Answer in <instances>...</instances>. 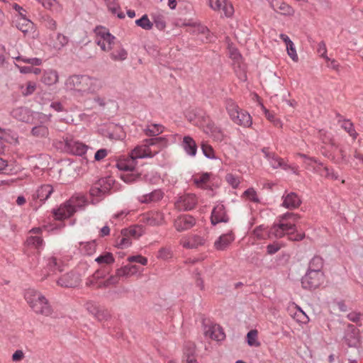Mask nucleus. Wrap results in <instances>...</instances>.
Wrapping results in <instances>:
<instances>
[{"label":"nucleus","instance_id":"nucleus-64","mask_svg":"<svg viewBox=\"0 0 363 363\" xmlns=\"http://www.w3.org/2000/svg\"><path fill=\"white\" fill-rule=\"evenodd\" d=\"M209 174L208 173L203 174L199 178L194 179V183L199 186L202 184H206L209 180Z\"/></svg>","mask_w":363,"mask_h":363},{"label":"nucleus","instance_id":"nucleus-20","mask_svg":"<svg viewBox=\"0 0 363 363\" xmlns=\"http://www.w3.org/2000/svg\"><path fill=\"white\" fill-rule=\"evenodd\" d=\"M235 240V235L232 231L223 234L214 242V247L217 250H225Z\"/></svg>","mask_w":363,"mask_h":363},{"label":"nucleus","instance_id":"nucleus-10","mask_svg":"<svg viewBox=\"0 0 363 363\" xmlns=\"http://www.w3.org/2000/svg\"><path fill=\"white\" fill-rule=\"evenodd\" d=\"M197 203L196 196L192 194H187L181 196L175 203L176 207L180 211H190Z\"/></svg>","mask_w":363,"mask_h":363},{"label":"nucleus","instance_id":"nucleus-46","mask_svg":"<svg viewBox=\"0 0 363 363\" xmlns=\"http://www.w3.org/2000/svg\"><path fill=\"white\" fill-rule=\"evenodd\" d=\"M121 277H122L121 276H118L117 271H116L115 275L111 276L105 281H104L103 283H101L99 284V287H101L102 286H104V287H108V286H110L111 285H115V284H116L118 282L119 279Z\"/></svg>","mask_w":363,"mask_h":363},{"label":"nucleus","instance_id":"nucleus-45","mask_svg":"<svg viewBox=\"0 0 363 363\" xmlns=\"http://www.w3.org/2000/svg\"><path fill=\"white\" fill-rule=\"evenodd\" d=\"M13 59H16L18 61H23L33 65H40L42 63V60L37 57L26 58L21 56H13Z\"/></svg>","mask_w":363,"mask_h":363},{"label":"nucleus","instance_id":"nucleus-18","mask_svg":"<svg viewBox=\"0 0 363 363\" xmlns=\"http://www.w3.org/2000/svg\"><path fill=\"white\" fill-rule=\"evenodd\" d=\"M54 191V189L50 184H43L38 188L35 193L33 195V200H39L40 203H44L49 199Z\"/></svg>","mask_w":363,"mask_h":363},{"label":"nucleus","instance_id":"nucleus-3","mask_svg":"<svg viewBox=\"0 0 363 363\" xmlns=\"http://www.w3.org/2000/svg\"><path fill=\"white\" fill-rule=\"evenodd\" d=\"M24 297L35 313L44 316H50L52 313L53 310L48 299L40 292L28 289L26 291Z\"/></svg>","mask_w":363,"mask_h":363},{"label":"nucleus","instance_id":"nucleus-16","mask_svg":"<svg viewBox=\"0 0 363 363\" xmlns=\"http://www.w3.org/2000/svg\"><path fill=\"white\" fill-rule=\"evenodd\" d=\"M231 120L234 123L244 128H250L252 124L251 116L246 111L241 108L238 111V113L233 116Z\"/></svg>","mask_w":363,"mask_h":363},{"label":"nucleus","instance_id":"nucleus-63","mask_svg":"<svg viewBox=\"0 0 363 363\" xmlns=\"http://www.w3.org/2000/svg\"><path fill=\"white\" fill-rule=\"evenodd\" d=\"M281 248L278 243L269 244L267 246V251L269 255H273L277 252Z\"/></svg>","mask_w":363,"mask_h":363},{"label":"nucleus","instance_id":"nucleus-17","mask_svg":"<svg viewBox=\"0 0 363 363\" xmlns=\"http://www.w3.org/2000/svg\"><path fill=\"white\" fill-rule=\"evenodd\" d=\"M68 42V37L60 33L56 35H50L49 37V45L56 50L62 49Z\"/></svg>","mask_w":363,"mask_h":363},{"label":"nucleus","instance_id":"nucleus-62","mask_svg":"<svg viewBox=\"0 0 363 363\" xmlns=\"http://www.w3.org/2000/svg\"><path fill=\"white\" fill-rule=\"evenodd\" d=\"M36 89V85L34 82H28L26 84V88L24 91H23V94L25 96H28L32 94Z\"/></svg>","mask_w":363,"mask_h":363},{"label":"nucleus","instance_id":"nucleus-60","mask_svg":"<svg viewBox=\"0 0 363 363\" xmlns=\"http://www.w3.org/2000/svg\"><path fill=\"white\" fill-rule=\"evenodd\" d=\"M225 179L228 183L230 184L233 188H237L240 184V181L238 177L232 174H228L225 176Z\"/></svg>","mask_w":363,"mask_h":363},{"label":"nucleus","instance_id":"nucleus-19","mask_svg":"<svg viewBox=\"0 0 363 363\" xmlns=\"http://www.w3.org/2000/svg\"><path fill=\"white\" fill-rule=\"evenodd\" d=\"M301 204V200L294 192H291L286 196H283L282 206L286 208L295 209L298 208Z\"/></svg>","mask_w":363,"mask_h":363},{"label":"nucleus","instance_id":"nucleus-50","mask_svg":"<svg viewBox=\"0 0 363 363\" xmlns=\"http://www.w3.org/2000/svg\"><path fill=\"white\" fill-rule=\"evenodd\" d=\"M201 149H202L203 155L207 158L213 159L215 157L214 150L211 145L206 144V143H202Z\"/></svg>","mask_w":363,"mask_h":363},{"label":"nucleus","instance_id":"nucleus-31","mask_svg":"<svg viewBox=\"0 0 363 363\" xmlns=\"http://www.w3.org/2000/svg\"><path fill=\"white\" fill-rule=\"evenodd\" d=\"M164 223V214L161 212L152 213L147 218V223L150 225H161Z\"/></svg>","mask_w":363,"mask_h":363},{"label":"nucleus","instance_id":"nucleus-28","mask_svg":"<svg viewBox=\"0 0 363 363\" xmlns=\"http://www.w3.org/2000/svg\"><path fill=\"white\" fill-rule=\"evenodd\" d=\"M31 135L36 138H46L49 135L48 127L43 122L40 124L35 125L31 129Z\"/></svg>","mask_w":363,"mask_h":363},{"label":"nucleus","instance_id":"nucleus-4","mask_svg":"<svg viewBox=\"0 0 363 363\" xmlns=\"http://www.w3.org/2000/svg\"><path fill=\"white\" fill-rule=\"evenodd\" d=\"M55 145L57 148L72 155L82 156L86 152L88 146L85 144L74 140L71 135L62 137L61 140L56 141Z\"/></svg>","mask_w":363,"mask_h":363},{"label":"nucleus","instance_id":"nucleus-12","mask_svg":"<svg viewBox=\"0 0 363 363\" xmlns=\"http://www.w3.org/2000/svg\"><path fill=\"white\" fill-rule=\"evenodd\" d=\"M210 7L216 11H223L225 17H230L234 13L233 5L228 0H209Z\"/></svg>","mask_w":363,"mask_h":363},{"label":"nucleus","instance_id":"nucleus-7","mask_svg":"<svg viewBox=\"0 0 363 363\" xmlns=\"http://www.w3.org/2000/svg\"><path fill=\"white\" fill-rule=\"evenodd\" d=\"M324 281L323 272H315L308 270L301 279V284L304 289H315L320 286Z\"/></svg>","mask_w":363,"mask_h":363},{"label":"nucleus","instance_id":"nucleus-21","mask_svg":"<svg viewBox=\"0 0 363 363\" xmlns=\"http://www.w3.org/2000/svg\"><path fill=\"white\" fill-rule=\"evenodd\" d=\"M157 152L158 151H155L152 153L150 148H147L144 145H138L131 151L130 156V157L134 158V161H136V160L139 158L152 157L157 153Z\"/></svg>","mask_w":363,"mask_h":363},{"label":"nucleus","instance_id":"nucleus-33","mask_svg":"<svg viewBox=\"0 0 363 363\" xmlns=\"http://www.w3.org/2000/svg\"><path fill=\"white\" fill-rule=\"evenodd\" d=\"M33 23L23 16L16 23V27L18 30L24 33H27L32 28Z\"/></svg>","mask_w":363,"mask_h":363},{"label":"nucleus","instance_id":"nucleus-54","mask_svg":"<svg viewBox=\"0 0 363 363\" xmlns=\"http://www.w3.org/2000/svg\"><path fill=\"white\" fill-rule=\"evenodd\" d=\"M295 318L297 322L301 323H307L309 321L308 317L306 315V313L299 308L298 311L295 313Z\"/></svg>","mask_w":363,"mask_h":363},{"label":"nucleus","instance_id":"nucleus-36","mask_svg":"<svg viewBox=\"0 0 363 363\" xmlns=\"http://www.w3.org/2000/svg\"><path fill=\"white\" fill-rule=\"evenodd\" d=\"M40 21L45 27L52 31L57 29V22L48 15H43L40 18Z\"/></svg>","mask_w":363,"mask_h":363},{"label":"nucleus","instance_id":"nucleus-9","mask_svg":"<svg viewBox=\"0 0 363 363\" xmlns=\"http://www.w3.org/2000/svg\"><path fill=\"white\" fill-rule=\"evenodd\" d=\"M203 132L217 142H222L225 137L223 129L209 118L203 125Z\"/></svg>","mask_w":363,"mask_h":363},{"label":"nucleus","instance_id":"nucleus-32","mask_svg":"<svg viewBox=\"0 0 363 363\" xmlns=\"http://www.w3.org/2000/svg\"><path fill=\"white\" fill-rule=\"evenodd\" d=\"M225 109L231 119L235 113L240 109L238 105L232 99H226L225 100Z\"/></svg>","mask_w":363,"mask_h":363},{"label":"nucleus","instance_id":"nucleus-13","mask_svg":"<svg viewBox=\"0 0 363 363\" xmlns=\"http://www.w3.org/2000/svg\"><path fill=\"white\" fill-rule=\"evenodd\" d=\"M80 280L79 275L77 273L71 272L60 277L57 284L62 287L73 288L78 286Z\"/></svg>","mask_w":363,"mask_h":363},{"label":"nucleus","instance_id":"nucleus-6","mask_svg":"<svg viewBox=\"0 0 363 363\" xmlns=\"http://www.w3.org/2000/svg\"><path fill=\"white\" fill-rule=\"evenodd\" d=\"M114 181L111 177L101 178L94 182L89 189L91 197H103L112 189Z\"/></svg>","mask_w":363,"mask_h":363},{"label":"nucleus","instance_id":"nucleus-55","mask_svg":"<svg viewBox=\"0 0 363 363\" xmlns=\"http://www.w3.org/2000/svg\"><path fill=\"white\" fill-rule=\"evenodd\" d=\"M286 50L288 55L290 56V57L295 62L298 60V55L294 45L293 42H290L288 45H286Z\"/></svg>","mask_w":363,"mask_h":363},{"label":"nucleus","instance_id":"nucleus-37","mask_svg":"<svg viewBox=\"0 0 363 363\" xmlns=\"http://www.w3.org/2000/svg\"><path fill=\"white\" fill-rule=\"evenodd\" d=\"M135 24L147 30H151L153 26V23L149 20L147 16L143 15L140 18L135 21Z\"/></svg>","mask_w":363,"mask_h":363},{"label":"nucleus","instance_id":"nucleus-5","mask_svg":"<svg viewBox=\"0 0 363 363\" xmlns=\"http://www.w3.org/2000/svg\"><path fill=\"white\" fill-rule=\"evenodd\" d=\"M94 32L96 33V43L104 51L108 52L113 48L115 37L111 35L108 30L102 26H97Z\"/></svg>","mask_w":363,"mask_h":363},{"label":"nucleus","instance_id":"nucleus-41","mask_svg":"<svg viewBox=\"0 0 363 363\" xmlns=\"http://www.w3.org/2000/svg\"><path fill=\"white\" fill-rule=\"evenodd\" d=\"M257 334L258 333L257 330H251L247 333V340L250 346L259 347L260 345V342L257 341Z\"/></svg>","mask_w":363,"mask_h":363},{"label":"nucleus","instance_id":"nucleus-43","mask_svg":"<svg viewBox=\"0 0 363 363\" xmlns=\"http://www.w3.org/2000/svg\"><path fill=\"white\" fill-rule=\"evenodd\" d=\"M152 128L145 129V135L147 136H155L162 133L163 126L159 124H153Z\"/></svg>","mask_w":363,"mask_h":363},{"label":"nucleus","instance_id":"nucleus-27","mask_svg":"<svg viewBox=\"0 0 363 363\" xmlns=\"http://www.w3.org/2000/svg\"><path fill=\"white\" fill-rule=\"evenodd\" d=\"M206 334L211 339L217 341L223 340L225 337L223 329L219 325H214L209 328V330L206 332Z\"/></svg>","mask_w":363,"mask_h":363},{"label":"nucleus","instance_id":"nucleus-58","mask_svg":"<svg viewBox=\"0 0 363 363\" xmlns=\"http://www.w3.org/2000/svg\"><path fill=\"white\" fill-rule=\"evenodd\" d=\"M165 140L164 138L159 137V138H153L150 139H146L145 142L144 146L149 148L150 146L157 145L160 143H163Z\"/></svg>","mask_w":363,"mask_h":363},{"label":"nucleus","instance_id":"nucleus-34","mask_svg":"<svg viewBox=\"0 0 363 363\" xmlns=\"http://www.w3.org/2000/svg\"><path fill=\"white\" fill-rule=\"evenodd\" d=\"M127 51L121 45L111 54V57L114 61H123L127 58Z\"/></svg>","mask_w":363,"mask_h":363},{"label":"nucleus","instance_id":"nucleus-56","mask_svg":"<svg viewBox=\"0 0 363 363\" xmlns=\"http://www.w3.org/2000/svg\"><path fill=\"white\" fill-rule=\"evenodd\" d=\"M129 262H137L142 265H146L147 264V259L142 255L130 256L128 257Z\"/></svg>","mask_w":363,"mask_h":363},{"label":"nucleus","instance_id":"nucleus-51","mask_svg":"<svg viewBox=\"0 0 363 363\" xmlns=\"http://www.w3.org/2000/svg\"><path fill=\"white\" fill-rule=\"evenodd\" d=\"M323 171V172L321 173V175L325 178L333 180H337L338 179V174L335 173L333 169H329L328 167H325Z\"/></svg>","mask_w":363,"mask_h":363},{"label":"nucleus","instance_id":"nucleus-52","mask_svg":"<svg viewBox=\"0 0 363 363\" xmlns=\"http://www.w3.org/2000/svg\"><path fill=\"white\" fill-rule=\"evenodd\" d=\"M342 128L351 135L353 138H356L357 133L354 128L353 123L350 121H345L342 125Z\"/></svg>","mask_w":363,"mask_h":363},{"label":"nucleus","instance_id":"nucleus-1","mask_svg":"<svg viewBox=\"0 0 363 363\" xmlns=\"http://www.w3.org/2000/svg\"><path fill=\"white\" fill-rule=\"evenodd\" d=\"M99 83V79L95 77L86 74H73L66 79L65 86L67 90L84 94L95 92L101 86Z\"/></svg>","mask_w":363,"mask_h":363},{"label":"nucleus","instance_id":"nucleus-48","mask_svg":"<svg viewBox=\"0 0 363 363\" xmlns=\"http://www.w3.org/2000/svg\"><path fill=\"white\" fill-rule=\"evenodd\" d=\"M243 194L251 201H253L255 203H259V199L257 195V192L253 188H249Z\"/></svg>","mask_w":363,"mask_h":363},{"label":"nucleus","instance_id":"nucleus-14","mask_svg":"<svg viewBox=\"0 0 363 363\" xmlns=\"http://www.w3.org/2000/svg\"><path fill=\"white\" fill-rule=\"evenodd\" d=\"M228 221V217L226 214L225 207L223 204H218L215 206L212 211L211 222L215 225L219 223Z\"/></svg>","mask_w":363,"mask_h":363},{"label":"nucleus","instance_id":"nucleus-26","mask_svg":"<svg viewBox=\"0 0 363 363\" xmlns=\"http://www.w3.org/2000/svg\"><path fill=\"white\" fill-rule=\"evenodd\" d=\"M138 272L139 267L133 264H127L117 269L118 276L126 278L137 274Z\"/></svg>","mask_w":363,"mask_h":363},{"label":"nucleus","instance_id":"nucleus-30","mask_svg":"<svg viewBox=\"0 0 363 363\" xmlns=\"http://www.w3.org/2000/svg\"><path fill=\"white\" fill-rule=\"evenodd\" d=\"M143 233V228L138 225L132 226L129 228H124L121 230V235L130 238H138Z\"/></svg>","mask_w":363,"mask_h":363},{"label":"nucleus","instance_id":"nucleus-29","mask_svg":"<svg viewBox=\"0 0 363 363\" xmlns=\"http://www.w3.org/2000/svg\"><path fill=\"white\" fill-rule=\"evenodd\" d=\"M323 264V259L320 256L315 255L310 260L308 270L315 272H323L321 269Z\"/></svg>","mask_w":363,"mask_h":363},{"label":"nucleus","instance_id":"nucleus-25","mask_svg":"<svg viewBox=\"0 0 363 363\" xmlns=\"http://www.w3.org/2000/svg\"><path fill=\"white\" fill-rule=\"evenodd\" d=\"M58 74L55 70L45 71L42 77L41 82L48 86H51L56 84L58 82Z\"/></svg>","mask_w":363,"mask_h":363},{"label":"nucleus","instance_id":"nucleus-39","mask_svg":"<svg viewBox=\"0 0 363 363\" xmlns=\"http://www.w3.org/2000/svg\"><path fill=\"white\" fill-rule=\"evenodd\" d=\"M163 194L160 190H155L149 194L145 196V199L143 202L147 203L150 201H157L162 199Z\"/></svg>","mask_w":363,"mask_h":363},{"label":"nucleus","instance_id":"nucleus-22","mask_svg":"<svg viewBox=\"0 0 363 363\" xmlns=\"http://www.w3.org/2000/svg\"><path fill=\"white\" fill-rule=\"evenodd\" d=\"M205 240L197 235H194L188 239H185L181 241V244L184 248L194 249L199 246L204 245Z\"/></svg>","mask_w":363,"mask_h":363},{"label":"nucleus","instance_id":"nucleus-23","mask_svg":"<svg viewBox=\"0 0 363 363\" xmlns=\"http://www.w3.org/2000/svg\"><path fill=\"white\" fill-rule=\"evenodd\" d=\"M136 164L137 162L134 161V158L130 157L129 155V157H127L126 158L118 160L116 166L119 170L133 172L134 171Z\"/></svg>","mask_w":363,"mask_h":363},{"label":"nucleus","instance_id":"nucleus-35","mask_svg":"<svg viewBox=\"0 0 363 363\" xmlns=\"http://www.w3.org/2000/svg\"><path fill=\"white\" fill-rule=\"evenodd\" d=\"M286 233L284 231L283 225L279 224L274 225L269 230V237H274L276 238H281L284 237Z\"/></svg>","mask_w":363,"mask_h":363},{"label":"nucleus","instance_id":"nucleus-40","mask_svg":"<svg viewBox=\"0 0 363 363\" xmlns=\"http://www.w3.org/2000/svg\"><path fill=\"white\" fill-rule=\"evenodd\" d=\"M95 261L99 264H110L114 262V257L111 252H106L95 259Z\"/></svg>","mask_w":363,"mask_h":363},{"label":"nucleus","instance_id":"nucleus-47","mask_svg":"<svg viewBox=\"0 0 363 363\" xmlns=\"http://www.w3.org/2000/svg\"><path fill=\"white\" fill-rule=\"evenodd\" d=\"M48 264H47L48 267L53 273H55L57 270L59 272L62 271L60 266L58 264V263L57 262V259L55 257H51L48 259Z\"/></svg>","mask_w":363,"mask_h":363},{"label":"nucleus","instance_id":"nucleus-15","mask_svg":"<svg viewBox=\"0 0 363 363\" xmlns=\"http://www.w3.org/2000/svg\"><path fill=\"white\" fill-rule=\"evenodd\" d=\"M269 4L274 11L284 16H292L294 9L282 0H270Z\"/></svg>","mask_w":363,"mask_h":363},{"label":"nucleus","instance_id":"nucleus-38","mask_svg":"<svg viewBox=\"0 0 363 363\" xmlns=\"http://www.w3.org/2000/svg\"><path fill=\"white\" fill-rule=\"evenodd\" d=\"M91 314L94 315L100 321L107 320L111 316L107 310L99 309L98 307H94V310L91 311Z\"/></svg>","mask_w":363,"mask_h":363},{"label":"nucleus","instance_id":"nucleus-53","mask_svg":"<svg viewBox=\"0 0 363 363\" xmlns=\"http://www.w3.org/2000/svg\"><path fill=\"white\" fill-rule=\"evenodd\" d=\"M121 238H118L117 242V247L119 248H125L129 247L131 245L130 238L128 236L121 235Z\"/></svg>","mask_w":363,"mask_h":363},{"label":"nucleus","instance_id":"nucleus-59","mask_svg":"<svg viewBox=\"0 0 363 363\" xmlns=\"http://www.w3.org/2000/svg\"><path fill=\"white\" fill-rule=\"evenodd\" d=\"M172 256V252L169 248H161L158 252L157 257L163 259H168Z\"/></svg>","mask_w":363,"mask_h":363},{"label":"nucleus","instance_id":"nucleus-44","mask_svg":"<svg viewBox=\"0 0 363 363\" xmlns=\"http://www.w3.org/2000/svg\"><path fill=\"white\" fill-rule=\"evenodd\" d=\"M269 161L272 167L274 169L282 167L284 169H286L288 168L287 164H284L282 159L277 157L276 154L274 155V157H272Z\"/></svg>","mask_w":363,"mask_h":363},{"label":"nucleus","instance_id":"nucleus-8","mask_svg":"<svg viewBox=\"0 0 363 363\" xmlns=\"http://www.w3.org/2000/svg\"><path fill=\"white\" fill-rule=\"evenodd\" d=\"M343 341L348 347H358L360 344L359 329L354 325L349 324L345 333Z\"/></svg>","mask_w":363,"mask_h":363},{"label":"nucleus","instance_id":"nucleus-57","mask_svg":"<svg viewBox=\"0 0 363 363\" xmlns=\"http://www.w3.org/2000/svg\"><path fill=\"white\" fill-rule=\"evenodd\" d=\"M318 52L320 54V57L326 61H330V58L327 56V48L324 41H321L318 45Z\"/></svg>","mask_w":363,"mask_h":363},{"label":"nucleus","instance_id":"nucleus-49","mask_svg":"<svg viewBox=\"0 0 363 363\" xmlns=\"http://www.w3.org/2000/svg\"><path fill=\"white\" fill-rule=\"evenodd\" d=\"M152 23L153 25L155 24V27L160 30H163L166 28V22L164 17L162 16L154 17Z\"/></svg>","mask_w":363,"mask_h":363},{"label":"nucleus","instance_id":"nucleus-61","mask_svg":"<svg viewBox=\"0 0 363 363\" xmlns=\"http://www.w3.org/2000/svg\"><path fill=\"white\" fill-rule=\"evenodd\" d=\"M121 178L125 182V183H132L135 181H136L137 179L140 178L139 174H134L133 173L131 174H125L121 176Z\"/></svg>","mask_w":363,"mask_h":363},{"label":"nucleus","instance_id":"nucleus-11","mask_svg":"<svg viewBox=\"0 0 363 363\" xmlns=\"http://www.w3.org/2000/svg\"><path fill=\"white\" fill-rule=\"evenodd\" d=\"M195 224L196 219L188 214L179 216L174 222V226L179 232L187 230L194 226Z\"/></svg>","mask_w":363,"mask_h":363},{"label":"nucleus","instance_id":"nucleus-42","mask_svg":"<svg viewBox=\"0 0 363 363\" xmlns=\"http://www.w3.org/2000/svg\"><path fill=\"white\" fill-rule=\"evenodd\" d=\"M26 242L28 245L33 246L36 249H39L43 246V240L41 237L38 235L30 236L27 238Z\"/></svg>","mask_w":363,"mask_h":363},{"label":"nucleus","instance_id":"nucleus-2","mask_svg":"<svg viewBox=\"0 0 363 363\" xmlns=\"http://www.w3.org/2000/svg\"><path fill=\"white\" fill-rule=\"evenodd\" d=\"M87 203V199L84 194H76L57 209L53 210L55 219L62 220L70 218L77 210L82 209Z\"/></svg>","mask_w":363,"mask_h":363},{"label":"nucleus","instance_id":"nucleus-24","mask_svg":"<svg viewBox=\"0 0 363 363\" xmlns=\"http://www.w3.org/2000/svg\"><path fill=\"white\" fill-rule=\"evenodd\" d=\"M182 147L188 155L191 156L196 155L197 145L195 140L191 137L189 135L184 137Z\"/></svg>","mask_w":363,"mask_h":363}]
</instances>
